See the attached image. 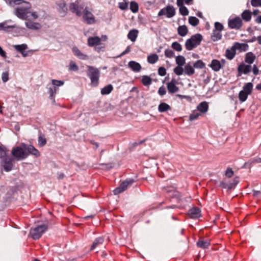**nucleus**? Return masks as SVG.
<instances>
[{
    "label": "nucleus",
    "mask_w": 261,
    "mask_h": 261,
    "mask_svg": "<svg viewBox=\"0 0 261 261\" xmlns=\"http://www.w3.org/2000/svg\"><path fill=\"white\" fill-rule=\"evenodd\" d=\"M171 107L165 102H161L158 106V111L161 113L171 110Z\"/></svg>",
    "instance_id": "obj_27"
},
{
    "label": "nucleus",
    "mask_w": 261,
    "mask_h": 261,
    "mask_svg": "<svg viewBox=\"0 0 261 261\" xmlns=\"http://www.w3.org/2000/svg\"><path fill=\"white\" fill-rule=\"evenodd\" d=\"M15 9V15L18 18L25 20H36L38 17L37 13L35 12H31V5L30 3L24 2L23 0H9V4L11 6L20 5Z\"/></svg>",
    "instance_id": "obj_1"
},
{
    "label": "nucleus",
    "mask_w": 261,
    "mask_h": 261,
    "mask_svg": "<svg viewBox=\"0 0 261 261\" xmlns=\"http://www.w3.org/2000/svg\"><path fill=\"white\" fill-rule=\"evenodd\" d=\"M58 90V88L56 87H50L48 88V93L49 94V98L51 99L54 103H55V95Z\"/></svg>",
    "instance_id": "obj_26"
},
{
    "label": "nucleus",
    "mask_w": 261,
    "mask_h": 261,
    "mask_svg": "<svg viewBox=\"0 0 261 261\" xmlns=\"http://www.w3.org/2000/svg\"><path fill=\"white\" fill-rule=\"evenodd\" d=\"M128 0H123V2L118 3V7L121 10H126L128 8Z\"/></svg>",
    "instance_id": "obj_43"
},
{
    "label": "nucleus",
    "mask_w": 261,
    "mask_h": 261,
    "mask_svg": "<svg viewBox=\"0 0 261 261\" xmlns=\"http://www.w3.org/2000/svg\"><path fill=\"white\" fill-rule=\"evenodd\" d=\"M130 10L133 13H137L139 11V6L137 3L135 1L131 2L130 3Z\"/></svg>",
    "instance_id": "obj_42"
},
{
    "label": "nucleus",
    "mask_w": 261,
    "mask_h": 261,
    "mask_svg": "<svg viewBox=\"0 0 261 261\" xmlns=\"http://www.w3.org/2000/svg\"><path fill=\"white\" fill-rule=\"evenodd\" d=\"M176 63L178 65L183 66L185 64V58L182 56H178L176 58Z\"/></svg>",
    "instance_id": "obj_48"
},
{
    "label": "nucleus",
    "mask_w": 261,
    "mask_h": 261,
    "mask_svg": "<svg viewBox=\"0 0 261 261\" xmlns=\"http://www.w3.org/2000/svg\"><path fill=\"white\" fill-rule=\"evenodd\" d=\"M248 95L249 94H248V93H245L242 90L240 91L239 93V99L240 101L242 102L246 101L247 99Z\"/></svg>",
    "instance_id": "obj_45"
},
{
    "label": "nucleus",
    "mask_w": 261,
    "mask_h": 261,
    "mask_svg": "<svg viewBox=\"0 0 261 261\" xmlns=\"http://www.w3.org/2000/svg\"><path fill=\"white\" fill-rule=\"evenodd\" d=\"M13 47L15 50L19 52L23 57H26L29 56L28 51H25V50L28 48V45L26 44L14 45Z\"/></svg>",
    "instance_id": "obj_15"
},
{
    "label": "nucleus",
    "mask_w": 261,
    "mask_h": 261,
    "mask_svg": "<svg viewBox=\"0 0 261 261\" xmlns=\"http://www.w3.org/2000/svg\"><path fill=\"white\" fill-rule=\"evenodd\" d=\"M226 64L225 59L220 61L217 59L212 60L211 63L208 65L214 71H218L223 68Z\"/></svg>",
    "instance_id": "obj_12"
},
{
    "label": "nucleus",
    "mask_w": 261,
    "mask_h": 261,
    "mask_svg": "<svg viewBox=\"0 0 261 261\" xmlns=\"http://www.w3.org/2000/svg\"><path fill=\"white\" fill-rule=\"evenodd\" d=\"M12 156L17 161L22 160L27 158L29 155L35 158L40 156L39 150L31 144L22 143L20 146L14 147L11 151Z\"/></svg>",
    "instance_id": "obj_2"
},
{
    "label": "nucleus",
    "mask_w": 261,
    "mask_h": 261,
    "mask_svg": "<svg viewBox=\"0 0 261 261\" xmlns=\"http://www.w3.org/2000/svg\"><path fill=\"white\" fill-rule=\"evenodd\" d=\"M182 66L178 65L174 69V72L176 75H180L183 74L184 70Z\"/></svg>",
    "instance_id": "obj_49"
},
{
    "label": "nucleus",
    "mask_w": 261,
    "mask_h": 261,
    "mask_svg": "<svg viewBox=\"0 0 261 261\" xmlns=\"http://www.w3.org/2000/svg\"><path fill=\"white\" fill-rule=\"evenodd\" d=\"M141 82L144 86H147L152 83V79L149 76L143 75L142 76Z\"/></svg>",
    "instance_id": "obj_38"
},
{
    "label": "nucleus",
    "mask_w": 261,
    "mask_h": 261,
    "mask_svg": "<svg viewBox=\"0 0 261 261\" xmlns=\"http://www.w3.org/2000/svg\"><path fill=\"white\" fill-rule=\"evenodd\" d=\"M158 93L161 96L164 95L166 93V88L164 86L161 87L158 90Z\"/></svg>",
    "instance_id": "obj_60"
},
{
    "label": "nucleus",
    "mask_w": 261,
    "mask_h": 261,
    "mask_svg": "<svg viewBox=\"0 0 261 261\" xmlns=\"http://www.w3.org/2000/svg\"><path fill=\"white\" fill-rule=\"evenodd\" d=\"M130 51V48L128 46L126 47L125 50L121 54V55H125L126 54L128 53Z\"/></svg>",
    "instance_id": "obj_63"
},
{
    "label": "nucleus",
    "mask_w": 261,
    "mask_h": 261,
    "mask_svg": "<svg viewBox=\"0 0 261 261\" xmlns=\"http://www.w3.org/2000/svg\"><path fill=\"white\" fill-rule=\"evenodd\" d=\"M252 72L255 75H257L259 73V70L257 65L255 64H254L253 66Z\"/></svg>",
    "instance_id": "obj_61"
},
{
    "label": "nucleus",
    "mask_w": 261,
    "mask_h": 261,
    "mask_svg": "<svg viewBox=\"0 0 261 261\" xmlns=\"http://www.w3.org/2000/svg\"><path fill=\"white\" fill-rule=\"evenodd\" d=\"M194 67L196 68L202 69L205 67V63L201 60L196 61L194 64Z\"/></svg>",
    "instance_id": "obj_47"
},
{
    "label": "nucleus",
    "mask_w": 261,
    "mask_h": 261,
    "mask_svg": "<svg viewBox=\"0 0 261 261\" xmlns=\"http://www.w3.org/2000/svg\"><path fill=\"white\" fill-rule=\"evenodd\" d=\"M165 55L167 58H172L174 56V53L171 49H167L165 50Z\"/></svg>",
    "instance_id": "obj_54"
},
{
    "label": "nucleus",
    "mask_w": 261,
    "mask_h": 261,
    "mask_svg": "<svg viewBox=\"0 0 261 261\" xmlns=\"http://www.w3.org/2000/svg\"><path fill=\"white\" fill-rule=\"evenodd\" d=\"M184 0H177V5L179 8V11L181 15L187 16L189 14V11L186 7L184 5Z\"/></svg>",
    "instance_id": "obj_17"
},
{
    "label": "nucleus",
    "mask_w": 261,
    "mask_h": 261,
    "mask_svg": "<svg viewBox=\"0 0 261 261\" xmlns=\"http://www.w3.org/2000/svg\"><path fill=\"white\" fill-rule=\"evenodd\" d=\"M159 60L158 56L155 54H152L147 57V62L150 64H154Z\"/></svg>",
    "instance_id": "obj_36"
},
{
    "label": "nucleus",
    "mask_w": 261,
    "mask_h": 261,
    "mask_svg": "<svg viewBox=\"0 0 261 261\" xmlns=\"http://www.w3.org/2000/svg\"><path fill=\"white\" fill-rule=\"evenodd\" d=\"M128 67L134 72H139L141 69V65L135 61H132L128 63Z\"/></svg>",
    "instance_id": "obj_22"
},
{
    "label": "nucleus",
    "mask_w": 261,
    "mask_h": 261,
    "mask_svg": "<svg viewBox=\"0 0 261 261\" xmlns=\"http://www.w3.org/2000/svg\"><path fill=\"white\" fill-rule=\"evenodd\" d=\"M176 14L175 9L173 6L168 5L166 7L160 10L158 14L159 17L166 15L167 18H172Z\"/></svg>",
    "instance_id": "obj_9"
},
{
    "label": "nucleus",
    "mask_w": 261,
    "mask_h": 261,
    "mask_svg": "<svg viewBox=\"0 0 261 261\" xmlns=\"http://www.w3.org/2000/svg\"><path fill=\"white\" fill-rule=\"evenodd\" d=\"M251 66L246 65L241 63L238 67V76H241L242 74H247L251 71Z\"/></svg>",
    "instance_id": "obj_14"
},
{
    "label": "nucleus",
    "mask_w": 261,
    "mask_h": 261,
    "mask_svg": "<svg viewBox=\"0 0 261 261\" xmlns=\"http://www.w3.org/2000/svg\"><path fill=\"white\" fill-rule=\"evenodd\" d=\"M113 90V87L111 84H109L105 86L101 89V94L102 95H108L110 94Z\"/></svg>",
    "instance_id": "obj_32"
},
{
    "label": "nucleus",
    "mask_w": 261,
    "mask_h": 261,
    "mask_svg": "<svg viewBox=\"0 0 261 261\" xmlns=\"http://www.w3.org/2000/svg\"><path fill=\"white\" fill-rule=\"evenodd\" d=\"M178 34L180 36H185L188 32V29L186 25H180L177 28Z\"/></svg>",
    "instance_id": "obj_28"
},
{
    "label": "nucleus",
    "mask_w": 261,
    "mask_h": 261,
    "mask_svg": "<svg viewBox=\"0 0 261 261\" xmlns=\"http://www.w3.org/2000/svg\"><path fill=\"white\" fill-rule=\"evenodd\" d=\"M229 28L232 29L239 30L242 26V19L239 17L229 19L228 22Z\"/></svg>",
    "instance_id": "obj_13"
},
{
    "label": "nucleus",
    "mask_w": 261,
    "mask_h": 261,
    "mask_svg": "<svg viewBox=\"0 0 261 261\" xmlns=\"http://www.w3.org/2000/svg\"><path fill=\"white\" fill-rule=\"evenodd\" d=\"M69 69L70 70L75 71L78 70L79 67L74 62L71 61L69 64Z\"/></svg>",
    "instance_id": "obj_53"
},
{
    "label": "nucleus",
    "mask_w": 261,
    "mask_h": 261,
    "mask_svg": "<svg viewBox=\"0 0 261 261\" xmlns=\"http://www.w3.org/2000/svg\"><path fill=\"white\" fill-rule=\"evenodd\" d=\"M48 226L46 224L38 225L37 226L31 229L30 235L34 240L39 239L43 233L47 230Z\"/></svg>",
    "instance_id": "obj_8"
},
{
    "label": "nucleus",
    "mask_w": 261,
    "mask_h": 261,
    "mask_svg": "<svg viewBox=\"0 0 261 261\" xmlns=\"http://www.w3.org/2000/svg\"><path fill=\"white\" fill-rule=\"evenodd\" d=\"M255 22L257 23H261V15L256 18Z\"/></svg>",
    "instance_id": "obj_64"
},
{
    "label": "nucleus",
    "mask_w": 261,
    "mask_h": 261,
    "mask_svg": "<svg viewBox=\"0 0 261 261\" xmlns=\"http://www.w3.org/2000/svg\"><path fill=\"white\" fill-rule=\"evenodd\" d=\"M200 115V114L199 112H198L197 110H194L190 114L189 116V120L190 121H194L195 120H196L198 118Z\"/></svg>",
    "instance_id": "obj_44"
},
{
    "label": "nucleus",
    "mask_w": 261,
    "mask_h": 261,
    "mask_svg": "<svg viewBox=\"0 0 261 261\" xmlns=\"http://www.w3.org/2000/svg\"><path fill=\"white\" fill-rule=\"evenodd\" d=\"M87 75L91 80V84L92 86L96 87L99 84L100 77V71L96 67L91 66H87Z\"/></svg>",
    "instance_id": "obj_4"
},
{
    "label": "nucleus",
    "mask_w": 261,
    "mask_h": 261,
    "mask_svg": "<svg viewBox=\"0 0 261 261\" xmlns=\"http://www.w3.org/2000/svg\"><path fill=\"white\" fill-rule=\"evenodd\" d=\"M64 82L63 81L57 80H52L51 84L54 86V87H60L64 85Z\"/></svg>",
    "instance_id": "obj_52"
},
{
    "label": "nucleus",
    "mask_w": 261,
    "mask_h": 261,
    "mask_svg": "<svg viewBox=\"0 0 261 261\" xmlns=\"http://www.w3.org/2000/svg\"><path fill=\"white\" fill-rule=\"evenodd\" d=\"M15 27L13 25H8L6 22L0 23V31H9L10 29H13Z\"/></svg>",
    "instance_id": "obj_41"
},
{
    "label": "nucleus",
    "mask_w": 261,
    "mask_h": 261,
    "mask_svg": "<svg viewBox=\"0 0 261 261\" xmlns=\"http://www.w3.org/2000/svg\"><path fill=\"white\" fill-rule=\"evenodd\" d=\"M1 166L3 167L4 170L6 172H9L13 168V159L7 155V151L6 150L0 154Z\"/></svg>",
    "instance_id": "obj_5"
},
{
    "label": "nucleus",
    "mask_w": 261,
    "mask_h": 261,
    "mask_svg": "<svg viewBox=\"0 0 261 261\" xmlns=\"http://www.w3.org/2000/svg\"><path fill=\"white\" fill-rule=\"evenodd\" d=\"M33 20H27L25 22L27 28L34 30H38L40 29L42 27L41 24L38 22H33L32 21Z\"/></svg>",
    "instance_id": "obj_18"
},
{
    "label": "nucleus",
    "mask_w": 261,
    "mask_h": 261,
    "mask_svg": "<svg viewBox=\"0 0 261 261\" xmlns=\"http://www.w3.org/2000/svg\"><path fill=\"white\" fill-rule=\"evenodd\" d=\"M104 242V239L103 237L97 238L93 242L91 246L90 250H93L99 245H102Z\"/></svg>",
    "instance_id": "obj_25"
},
{
    "label": "nucleus",
    "mask_w": 261,
    "mask_h": 261,
    "mask_svg": "<svg viewBox=\"0 0 261 261\" xmlns=\"http://www.w3.org/2000/svg\"><path fill=\"white\" fill-rule=\"evenodd\" d=\"M184 70L185 73L189 76H191L195 73L194 68L190 64L186 65Z\"/></svg>",
    "instance_id": "obj_29"
},
{
    "label": "nucleus",
    "mask_w": 261,
    "mask_h": 261,
    "mask_svg": "<svg viewBox=\"0 0 261 261\" xmlns=\"http://www.w3.org/2000/svg\"><path fill=\"white\" fill-rule=\"evenodd\" d=\"M252 13L248 10H245L241 14L242 19L245 21H249L251 20Z\"/></svg>",
    "instance_id": "obj_34"
},
{
    "label": "nucleus",
    "mask_w": 261,
    "mask_h": 261,
    "mask_svg": "<svg viewBox=\"0 0 261 261\" xmlns=\"http://www.w3.org/2000/svg\"><path fill=\"white\" fill-rule=\"evenodd\" d=\"M223 25L221 23L219 22H216L215 23V30L221 32L223 30Z\"/></svg>",
    "instance_id": "obj_56"
},
{
    "label": "nucleus",
    "mask_w": 261,
    "mask_h": 261,
    "mask_svg": "<svg viewBox=\"0 0 261 261\" xmlns=\"http://www.w3.org/2000/svg\"><path fill=\"white\" fill-rule=\"evenodd\" d=\"M73 54L78 57L79 59L82 60H87L88 59V56L82 53L80 50L76 46L73 47L72 48Z\"/></svg>",
    "instance_id": "obj_20"
},
{
    "label": "nucleus",
    "mask_w": 261,
    "mask_h": 261,
    "mask_svg": "<svg viewBox=\"0 0 261 261\" xmlns=\"http://www.w3.org/2000/svg\"><path fill=\"white\" fill-rule=\"evenodd\" d=\"M69 9L71 12L75 13L78 16L82 15V10H83V18L86 23L91 24L95 23V17L92 12L88 10L87 7L84 8V5L81 3V0H76L74 3H71Z\"/></svg>",
    "instance_id": "obj_3"
},
{
    "label": "nucleus",
    "mask_w": 261,
    "mask_h": 261,
    "mask_svg": "<svg viewBox=\"0 0 261 261\" xmlns=\"http://www.w3.org/2000/svg\"><path fill=\"white\" fill-rule=\"evenodd\" d=\"M239 182V177H234L232 181H229L228 182H227L228 186L229 187L228 188V189H231L232 188H234L237 186V185L238 184Z\"/></svg>",
    "instance_id": "obj_39"
},
{
    "label": "nucleus",
    "mask_w": 261,
    "mask_h": 261,
    "mask_svg": "<svg viewBox=\"0 0 261 261\" xmlns=\"http://www.w3.org/2000/svg\"><path fill=\"white\" fill-rule=\"evenodd\" d=\"M208 109V104L206 101H202L197 106V110L201 113H205Z\"/></svg>",
    "instance_id": "obj_21"
},
{
    "label": "nucleus",
    "mask_w": 261,
    "mask_h": 261,
    "mask_svg": "<svg viewBox=\"0 0 261 261\" xmlns=\"http://www.w3.org/2000/svg\"><path fill=\"white\" fill-rule=\"evenodd\" d=\"M261 163V158H255L251 159L249 160H248L247 162H245L244 164V166L245 167L250 168L251 166V165L255 164V163Z\"/></svg>",
    "instance_id": "obj_30"
},
{
    "label": "nucleus",
    "mask_w": 261,
    "mask_h": 261,
    "mask_svg": "<svg viewBox=\"0 0 261 261\" xmlns=\"http://www.w3.org/2000/svg\"><path fill=\"white\" fill-rule=\"evenodd\" d=\"M87 44L89 47L95 46V50L100 51L101 47L97 46L101 45V38L98 36L89 37L87 39ZM104 48V46L102 47Z\"/></svg>",
    "instance_id": "obj_10"
},
{
    "label": "nucleus",
    "mask_w": 261,
    "mask_h": 261,
    "mask_svg": "<svg viewBox=\"0 0 261 261\" xmlns=\"http://www.w3.org/2000/svg\"><path fill=\"white\" fill-rule=\"evenodd\" d=\"M210 245V241L207 239H200L197 242V246L202 249L207 248Z\"/></svg>",
    "instance_id": "obj_23"
},
{
    "label": "nucleus",
    "mask_w": 261,
    "mask_h": 261,
    "mask_svg": "<svg viewBox=\"0 0 261 261\" xmlns=\"http://www.w3.org/2000/svg\"><path fill=\"white\" fill-rule=\"evenodd\" d=\"M189 22L192 26L195 27L199 24V20L196 17L190 16L189 17Z\"/></svg>",
    "instance_id": "obj_46"
},
{
    "label": "nucleus",
    "mask_w": 261,
    "mask_h": 261,
    "mask_svg": "<svg viewBox=\"0 0 261 261\" xmlns=\"http://www.w3.org/2000/svg\"><path fill=\"white\" fill-rule=\"evenodd\" d=\"M220 186L223 188H225V189H228V188H229L228 186V184L227 182H224V181H221V183H220Z\"/></svg>",
    "instance_id": "obj_62"
},
{
    "label": "nucleus",
    "mask_w": 261,
    "mask_h": 261,
    "mask_svg": "<svg viewBox=\"0 0 261 261\" xmlns=\"http://www.w3.org/2000/svg\"><path fill=\"white\" fill-rule=\"evenodd\" d=\"M2 79L4 83H6L9 80V72L6 71L2 73Z\"/></svg>",
    "instance_id": "obj_58"
},
{
    "label": "nucleus",
    "mask_w": 261,
    "mask_h": 261,
    "mask_svg": "<svg viewBox=\"0 0 261 261\" xmlns=\"http://www.w3.org/2000/svg\"><path fill=\"white\" fill-rule=\"evenodd\" d=\"M135 182L134 179L128 178L123 181L119 186L114 190L115 194H118L126 190L127 188Z\"/></svg>",
    "instance_id": "obj_11"
},
{
    "label": "nucleus",
    "mask_w": 261,
    "mask_h": 261,
    "mask_svg": "<svg viewBox=\"0 0 261 261\" xmlns=\"http://www.w3.org/2000/svg\"><path fill=\"white\" fill-rule=\"evenodd\" d=\"M176 83L175 80L172 79L167 84V87L169 93H174L178 91L179 88L176 86Z\"/></svg>",
    "instance_id": "obj_19"
},
{
    "label": "nucleus",
    "mask_w": 261,
    "mask_h": 261,
    "mask_svg": "<svg viewBox=\"0 0 261 261\" xmlns=\"http://www.w3.org/2000/svg\"><path fill=\"white\" fill-rule=\"evenodd\" d=\"M171 47L177 51H180L182 50V46L180 43L177 42H174L171 45Z\"/></svg>",
    "instance_id": "obj_50"
},
{
    "label": "nucleus",
    "mask_w": 261,
    "mask_h": 261,
    "mask_svg": "<svg viewBox=\"0 0 261 261\" xmlns=\"http://www.w3.org/2000/svg\"><path fill=\"white\" fill-rule=\"evenodd\" d=\"M176 188L174 186H167L163 188L164 191L166 193H172L176 191Z\"/></svg>",
    "instance_id": "obj_51"
},
{
    "label": "nucleus",
    "mask_w": 261,
    "mask_h": 261,
    "mask_svg": "<svg viewBox=\"0 0 261 261\" xmlns=\"http://www.w3.org/2000/svg\"><path fill=\"white\" fill-rule=\"evenodd\" d=\"M138 31L137 30H130L127 34V38L132 41L134 42L136 40V38L138 36Z\"/></svg>",
    "instance_id": "obj_31"
},
{
    "label": "nucleus",
    "mask_w": 261,
    "mask_h": 261,
    "mask_svg": "<svg viewBox=\"0 0 261 261\" xmlns=\"http://www.w3.org/2000/svg\"><path fill=\"white\" fill-rule=\"evenodd\" d=\"M188 215L192 219H197L201 216V211L196 207L191 208L188 211Z\"/></svg>",
    "instance_id": "obj_16"
},
{
    "label": "nucleus",
    "mask_w": 261,
    "mask_h": 261,
    "mask_svg": "<svg viewBox=\"0 0 261 261\" xmlns=\"http://www.w3.org/2000/svg\"><path fill=\"white\" fill-rule=\"evenodd\" d=\"M234 172L231 168H227L225 171V176L228 178H231L233 175Z\"/></svg>",
    "instance_id": "obj_55"
},
{
    "label": "nucleus",
    "mask_w": 261,
    "mask_h": 261,
    "mask_svg": "<svg viewBox=\"0 0 261 261\" xmlns=\"http://www.w3.org/2000/svg\"><path fill=\"white\" fill-rule=\"evenodd\" d=\"M252 88L253 84L251 83H247L243 86L242 91L249 95L252 92Z\"/></svg>",
    "instance_id": "obj_35"
},
{
    "label": "nucleus",
    "mask_w": 261,
    "mask_h": 261,
    "mask_svg": "<svg viewBox=\"0 0 261 261\" xmlns=\"http://www.w3.org/2000/svg\"><path fill=\"white\" fill-rule=\"evenodd\" d=\"M158 74L161 76H164L166 74V70L164 67H160L158 69Z\"/></svg>",
    "instance_id": "obj_59"
},
{
    "label": "nucleus",
    "mask_w": 261,
    "mask_h": 261,
    "mask_svg": "<svg viewBox=\"0 0 261 261\" xmlns=\"http://www.w3.org/2000/svg\"><path fill=\"white\" fill-rule=\"evenodd\" d=\"M59 11L60 13H63L64 15L66 14L67 11V8L65 2H63L58 4Z\"/></svg>",
    "instance_id": "obj_40"
},
{
    "label": "nucleus",
    "mask_w": 261,
    "mask_h": 261,
    "mask_svg": "<svg viewBox=\"0 0 261 261\" xmlns=\"http://www.w3.org/2000/svg\"><path fill=\"white\" fill-rule=\"evenodd\" d=\"M247 48L248 45L247 44L235 42L230 48L226 49L225 57L227 59L231 60L234 58L237 49H242L245 51Z\"/></svg>",
    "instance_id": "obj_6"
},
{
    "label": "nucleus",
    "mask_w": 261,
    "mask_h": 261,
    "mask_svg": "<svg viewBox=\"0 0 261 261\" xmlns=\"http://www.w3.org/2000/svg\"><path fill=\"white\" fill-rule=\"evenodd\" d=\"M202 40V36L200 34L192 35L185 42V47L188 50H191L199 45Z\"/></svg>",
    "instance_id": "obj_7"
},
{
    "label": "nucleus",
    "mask_w": 261,
    "mask_h": 261,
    "mask_svg": "<svg viewBox=\"0 0 261 261\" xmlns=\"http://www.w3.org/2000/svg\"><path fill=\"white\" fill-rule=\"evenodd\" d=\"M38 145L39 147H43L46 144L47 140L44 135L42 134H40L38 137Z\"/></svg>",
    "instance_id": "obj_37"
},
{
    "label": "nucleus",
    "mask_w": 261,
    "mask_h": 261,
    "mask_svg": "<svg viewBox=\"0 0 261 261\" xmlns=\"http://www.w3.org/2000/svg\"><path fill=\"white\" fill-rule=\"evenodd\" d=\"M222 38V34L221 32L214 30L213 31L212 35L211 36V39L213 41H217L220 40Z\"/></svg>",
    "instance_id": "obj_33"
},
{
    "label": "nucleus",
    "mask_w": 261,
    "mask_h": 261,
    "mask_svg": "<svg viewBox=\"0 0 261 261\" xmlns=\"http://www.w3.org/2000/svg\"><path fill=\"white\" fill-rule=\"evenodd\" d=\"M250 3L254 7H261V0H251Z\"/></svg>",
    "instance_id": "obj_57"
},
{
    "label": "nucleus",
    "mask_w": 261,
    "mask_h": 261,
    "mask_svg": "<svg viewBox=\"0 0 261 261\" xmlns=\"http://www.w3.org/2000/svg\"><path fill=\"white\" fill-rule=\"evenodd\" d=\"M255 59V56L251 52H249L245 55V62L250 65L254 62Z\"/></svg>",
    "instance_id": "obj_24"
}]
</instances>
